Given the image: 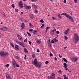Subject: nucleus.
<instances>
[{"label":"nucleus","mask_w":79,"mask_h":79,"mask_svg":"<svg viewBox=\"0 0 79 79\" xmlns=\"http://www.w3.org/2000/svg\"><path fill=\"white\" fill-rule=\"evenodd\" d=\"M32 64L39 68H40V66L42 65V63L41 62H37V60L36 58H35L34 61H32Z\"/></svg>","instance_id":"obj_1"},{"label":"nucleus","mask_w":79,"mask_h":79,"mask_svg":"<svg viewBox=\"0 0 79 79\" xmlns=\"http://www.w3.org/2000/svg\"><path fill=\"white\" fill-rule=\"evenodd\" d=\"M60 15H64L65 16H66V17H67V18H69V19L70 21H71L72 22H74V18L72 17L71 16L69 15L67 13H63L61 14H60Z\"/></svg>","instance_id":"obj_2"},{"label":"nucleus","mask_w":79,"mask_h":79,"mask_svg":"<svg viewBox=\"0 0 79 79\" xmlns=\"http://www.w3.org/2000/svg\"><path fill=\"white\" fill-rule=\"evenodd\" d=\"M0 54L1 56H5L8 55V52L3 51L0 52Z\"/></svg>","instance_id":"obj_3"},{"label":"nucleus","mask_w":79,"mask_h":79,"mask_svg":"<svg viewBox=\"0 0 79 79\" xmlns=\"http://www.w3.org/2000/svg\"><path fill=\"white\" fill-rule=\"evenodd\" d=\"M74 39L75 41V44H77V42H78L79 40V36L76 33H75Z\"/></svg>","instance_id":"obj_4"},{"label":"nucleus","mask_w":79,"mask_h":79,"mask_svg":"<svg viewBox=\"0 0 79 79\" xmlns=\"http://www.w3.org/2000/svg\"><path fill=\"white\" fill-rule=\"evenodd\" d=\"M48 78L50 79H55V74L54 73H52L50 76L48 77Z\"/></svg>","instance_id":"obj_5"},{"label":"nucleus","mask_w":79,"mask_h":79,"mask_svg":"<svg viewBox=\"0 0 79 79\" xmlns=\"http://www.w3.org/2000/svg\"><path fill=\"white\" fill-rule=\"evenodd\" d=\"M71 61H73L74 63H76V62H77V57L75 58H72L71 59Z\"/></svg>","instance_id":"obj_6"},{"label":"nucleus","mask_w":79,"mask_h":79,"mask_svg":"<svg viewBox=\"0 0 79 79\" xmlns=\"http://www.w3.org/2000/svg\"><path fill=\"white\" fill-rule=\"evenodd\" d=\"M19 6L21 8H23V2L22 1H20L19 2Z\"/></svg>","instance_id":"obj_7"},{"label":"nucleus","mask_w":79,"mask_h":79,"mask_svg":"<svg viewBox=\"0 0 79 79\" xmlns=\"http://www.w3.org/2000/svg\"><path fill=\"white\" fill-rule=\"evenodd\" d=\"M16 64H17V63L16 62V60H13L12 62V66H13V67L16 68Z\"/></svg>","instance_id":"obj_8"},{"label":"nucleus","mask_w":79,"mask_h":79,"mask_svg":"<svg viewBox=\"0 0 79 79\" xmlns=\"http://www.w3.org/2000/svg\"><path fill=\"white\" fill-rule=\"evenodd\" d=\"M17 36L19 40H22L23 39V38H22V37L19 35L18 34Z\"/></svg>","instance_id":"obj_9"},{"label":"nucleus","mask_w":79,"mask_h":79,"mask_svg":"<svg viewBox=\"0 0 79 79\" xmlns=\"http://www.w3.org/2000/svg\"><path fill=\"white\" fill-rule=\"evenodd\" d=\"M19 45H21V46H22L23 47H24L25 46H24V43L23 42H20V43H19Z\"/></svg>","instance_id":"obj_10"},{"label":"nucleus","mask_w":79,"mask_h":79,"mask_svg":"<svg viewBox=\"0 0 79 79\" xmlns=\"http://www.w3.org/2000/svg\"><path fill=\"white\" fill-rule=\"evenodd\" d=\"M63 65H64V67L65 68V69L66 71L68 70V69L67 68V64L65 63H64L63 64Z\"/></svg>","instance_id":"obj_11"},{"label":"nucleus","mask_w":79,"mask_h":79,"mask_svg":"<svg viewBox=\"0 0 79 79\" xmlns=\"http://www.w3.org/2000/svg\"><path fill=\"white\" fill-rule=\"evenodd\" d=\"M69 31V29L68 28L67 30H66L64 32V34H67V33H68V32Z\"/></svg>","instance_id":"obj_12"},{"label":"nucleus","mask_w":79,"mask_h":79,"mask_svg":"<svg viewBox=\"0 0 79 79\" xmlns=\"http://www.w3.org/2000/svg\"><path fill=\"white\" fill-rule=\"evenodd\" d=\"M31 8V6H26L25 9H26V10H30Z\"/></svg>","instance_id":"obj_13"},{"label":"nucleus","mask_w":79,"mask_h":79,"mask_svg":"<svg viewBox=\"0 0 79 79\" xmlns=\"http://www.w3.org/2000/svg\"><path fill=\"white\" fill-rule=\"evenodd\" d=\"M15 49L18 50H19V46L16 44L15 46Z\"/></svg>","instance_id":"obj_14"},{"label":"nucleus","mask_w":79,"mask_h":79,"mask_svg":"<svg viewBox=\"0 0 79 79\" xmlns=\"http://www.w3.org/2000/svg\"><path fill=\"white\" fill-rule=\"evenodd\" d=\"M21 26L22 28H24L25 26V25H24V23H22L21 24Z\"/></svg>","instance_id":"obj_15"},{"label":"nucleus","mask_w":79,"mask_h":79,"mask_svg":"<svg viewBox=\"0 0 79 79\" xmlns=\"http://www.w3.org/2000/svg\"><path fill=\"white\" fill-rule=\"evenodd\" d=\"M36 41L38 44H41V42L40 41V40H39L38 39L36 40Z\"/></svg>","instance_id":"obj_16"},{"label":"nucleus","mask_w":79,"mask_h":79,"mask_svg":"<svg viewBox=\"0 0 79 79\" xmlns=\"http://www.w3.org/2000/svg\"><path fill=\"white\" fill-rule=\"evenodd\" d=\"M39 32V31H37L36 30H34L33 33V34H37V32Z\"/></svg>","instance_id":"obj_17"},{"label":"nucleus","mask_w":79,"mask_h":79,"mask_svg":"<svg viewBox=\"0 0 79 79\" xmlns=\"http://www.w3.org/2000/svg\"><path fill=\"white\" fill-rule=\"evenodd\" d=\"M8 30V28L6 27H4L3 31H6Z\"/></svg>","instance_id":"obj_18"},{"label":"nucleus","mask_w":79,"mask_h":79,"mask_svg":"<svg viewBox=\"0 0 79 79\" xmlns=\"http://www.w3.org/2000/svg\"><path fill=\"white\" fill-rule=\"evenodd\" d=\"M50 33H52L53 35H54L55 34V31H54V30H51V31H50Z\"/></svg>","instance_id":"obj_19"},{"label":"nucleus","mask_w":79,"mask_h":79,"mask_svg":"<svg viewBox=\"0 0 79 79\" xmlns=\"http://www.w3.org/2000/svg\"><path fill=\"white\" fill-rule=\"evenodd\" d=\"M63 60L64 61V62H65L66 63H68V62L67 61V60H66V59H65V58H63Z\"/></svg>","instance_id":"obj_20"},{"label":"nucleus","mask_w":79,"mask_h":79,"mask_svg":"<svg viewBox=\"0 0 79 79\" xmlns=\"http://www.w3.org/2000/svg\"><path fill=\"white\" fill-rule=\"evenodd\" d=\"M24 51L25 53H28V51H27V50L26 48H24Z\"/></svg>","instance_id":"obj_21"},{"label":"nucleus","mask_w":79,"mask_h":79,"mask_svg":"<svg viewBox=\"0 0 79 79\" xmlns=\"http://www.w3.org/2000/svg\"><path fill=\"white\" fill-rule=\"evenodd\" d=\"M32 6L34 7H35V10H37V6L35 5H33Z\"/></svg>","instance_id":"obj_22"},{"label":"nucleus","mask_w":79,"mask_h":79,"mask_svg":"<svg viewBox=\"0 0 79 79\" xmlns=\"http://www.w3.org/2000/svg\"><path fill=\"white\" fill-rule=\"evenodd\" d=\"M50 27H47L46 28V31H45V32H47V31H48V29H50Z\"/></svg>","instance_id":"obj_23"},{"label":"nucleus","mask_w":79,"mask_h":79,"mask_svg":"<svg viewBox=\"0 0 79 79\" xmlns=\"http://www.w3.org/2000/svg\"><path fill=\"white\" fill-rule=\"evenodd\" d=\"M52 19L53 20H56V18L54 17H52Z\"/></svg>","instance_id":"obj_24"},{"label":"nucleus","mask_w":79,"mask_h":79,"mask_svg":"<svg viewBox=\"0 0 79 79\" xmlns=\"http://www.w3.org/2000/svg\"><path fill=\"white\" fill-rule=\"evenodd\" d=\"M58 16L59 18L60 19H61V15H60V14H58Z\"/></svg>","instance_id":"obj_25"},{"label":"nucleus","mask_w":79,"mask_h":79,"mask_svg":"<svg viewBox=\"0 0 79 79\" xmlns=\"http://www.w3.org/2000/svg\"><path fill=\"white\" fill-rule=\"evenodd\" d=\"M10 44L11 46L12 47H13V48H15V47L14 46V45H13V44H12V43L10 42Z\"/></svg>","instance_id":"obj_26"},{"label":"nucleus","mask_w":79,"mask_h":79,"mask_svg":"<svg viewBox=\"0 0 79 79\" xmlns=\"http://www.w3.org/2000/svg\"><path fill=\"white\" fill-rule=\"evenodd\" d=\"M6 78L7 79H10V78H11V77H10L8 76L7 75H6Z\"/></svg>","instance_id":"obj_27"},{"label":"nucleus","mask_w":79,"mask_h":79,"mask_svg":"<svg viewBox=\"0 0 79 79\" xmlns=\"http://www.w3.org/2000/svg\"><path fill=\"white\" fill-rule=\"evenodd\" d=\"M58 72L59 74H62V73H63V71H61V70H59Z\"/></svg>","instance_id":"obj_28"},{"label":"nucleus","mask_w":79,"mask_h":79,"mask_svg":"<svg viewBox=\"0 0 79 79\" xmlns=\"http://www.w3.org/2000/svg\"><path fill=\"white\" fill-rule=\"evenodd\" d=\"M44 26H45V24H43L40 27L41 29H43V28H44Z\"/></svg>","instance_id":"obj_29"},{"label":"nucleus","mask_w":79,"mask_h":79,"mask_svg":"<svg viewBox=\"0 0 79 79\" xmlns=\"http://www.w3.org/2000/svg\"><path fill=\"white\" fill-rule=\"evenodd\" d=\"M27 34H28V36H30V37L31 36V34L30 33H29V32H27Z\"/></svg>","instance_id":"obj_30"},{"label":"nucleus","mask_w":79,"mask_h":79,"mask_svg":"<svg viewBox=\"0 0 79 79\" xmlns=\"http://www.w3.org/2000/svg\"><path fill=\"white\" fill-rule=\"evenodd\" d=\"M40 21V22L42 23H44V20H43V19H41Z\"/></svg>","instance_id":"obj_31"},{"label":"nucleus","mask_w":79,"mask_h":79,"mask_svg":"<svg viewBox=\"0 0 79 79\" xmlns=\"http://www.w3.org/2000/svg\"><path fill=\"white\" fill-rule=\"evenodd\" d=\"M64 39L65 40H68V37L66 36H64Z\"/></svg>","instance_id":"obj_32"},{"label":"nucleus","mask_w":79,"mask_h":79,"mask_svg":"<svg viewBox=\"0 0 79 79\" xmlns=\"http://www.w3.org/2000/svg\"><path fill=\"white\" fill-rule=\"evenodd\" d=\"M11 6L13 8H15V5H14V4L12 5Z\"/></svg>","instance_id":"obj_33"},{"label":"nucleus","mask_w":79,"mask_h":79,"mask_svg":"<svg viewBox=\"0 0 79 79\" xmlns=\"http://www.w3.org/2000/svg\"><path fill=\"white\" fill-rule=\"evenodd\" d=\"M52 43H55V41L53 40L51 41L50 44H52Z\"/></svg>","instance_id":"obj_34"},{"label":"nucleus","mask_w":79,"mask_h":79,"mask_svg":"<svg viewBox=\"0 0 79 79\" xmlns=\"http://www.w3.org/2000/svg\"><path fill=\"white\" fill-rule=\"evenodd\" d=\"M32 56L33 58H34L35 57V56L34 54H32Z\"/></svg>","instance_id":"obj_35"},{"label":"nucleus","mask_w":79,"mask_h":79,"mask_svg":"<svg viewBox=\"0 0 79 79\" xmlns=\"http://www.w3.org/2000/svg\"><path fill=\"white\" fill-rule=\"evenodd\" d=\"M18 67V68H19V65L18 64H16V67Z\"/></svg>","instance_id":"obj_36"},{"label":"nucleus","mask_w":79,"mask_h":79,"mask_svg":"<svg viewBox=\"0 0 79 79\" xmlns=\"http://www.w3.org/2000/svg\"><path fill=\"white\" fill-rule=\"evenodd\" d=\"M29 31H31V32H32L33 31V29H30L29 30Z\"/></svg>","instance_id":"obj_37"},{"label":"nucleus","mask_w":79,"mask_h":79,"mask_svg":"<svg viewBox=\"0 0 79 79\" xmlns=\"http://www.w3.org/2000/svg\"><path fill=\"white\" fill-rule=\"evenodd\" d=\"M24 42H27V38H26L25 39V40H24Z\"/></svg>","instance_id":"obj_38"},{"label":"nucleus","mask_w":79,"mask_h":79,"mask_svg":"<svg viewBox=\"0 0 79 79\" xmlns=\"http://www.w3.org/2000/svg\"><path fill=\"white\" fill-rule=\"evenodd\" d=\"M28 42L29 44H30V45H31V44H32V42H31V41H29Z\"/></svg>","instance_id":"obj_39"},{"label":"nucleus","mask_w":79,"mask_h":79,"mask_svg":"<svg viewBox=\"0 0 79 79\" xmlns=\"http://www.w3.org/2000/svg\"><path fill=\"white\" fill-rule=\"evenodd\" d=\"M49 63V62L47 61H46L45 62V64H48V63Z\"/></svg>","instance_id":"obj_40"},{"label":"nucleus","mask_w":79,"mask_h":79,"mask_svg":"<svg viewBox=\"0 0 79 79\" xmlns=\"http://www.w3.org/2000/svg\"><path fill=\"white\" fill-rule=\"evenodd\" d=\"M31 2H37V0H31Z\"/></svg>","instance_id":"obj_41"},{"label":"nucleus","mask_w":79,"mask_h":79,"mask_svg":"<svg viewBox=\"0 0 79 79\" xmlns=\"http://www.w3.org/2000/svg\"><path fill=\"white\" fill-rule=\"evenodd\" d=\"M49 55L50 56H53V54L52 53H50Z\"/></svg>","instance_id":"obj_42"},{"label":"nucleus","mask_w":79,"mask_h":79,"mask_svg":"<svg viewBox=\"0 0 79 79\" xmlns=\"http://www.w3.org/2000/svg\"><path fill=\"white\" fill-rule=\"evenodd\" d=\"M60 33V32L58 31H56V34H58Z\"/></svg>","instance_id":"obj_43"},{"label":"nucleus","mask_w":79,"mask_h":79,"mask_svg":"<svg viewBox=\"0 0 79 79\" xmlns=\"http://www.w3.org/2000/svg\"><path fill=\"white\" fill-rule=\"evenodd\" d=\"M9 64H7L5 66H6V67H9Z\"/></svg>","instance_id":"obj_44"},{"label":"nucleus","mask_w":79,"mask_h":79,"mask_svg":"<svg viewBox=\"0 0 79 79\" xmlns=\"http://www.w3.org/2000/svg\"><path fill=\"white\" fill-rule=\"evenodd\" d=\"M77 0H74V2H75L76 3H77Z\"/></svg>","instance_id":"obj_45"},{"label":"nucleus","mask_w":79,"mask_h":79,"mask_svg":"<svg viewBox=\"0 0 79 79\" xmlns=\"http://www.w3.org/2000/svg\"><path fill=\"white\" fill-rule=\"evenodd\" d=\"M37 52L39 53V52H40V50H39V49H37Z\"/></svg>","instance_id":"obj_46"},{"label":"nucleus","mask_w":79,"mask_h":79,"mask_svg":"<svg viewBox=\"0 0 79 79\" xmlns=\"http://www.w3.org/2000/svg\"><path fill=\"white\" fill-rule=\"evenodd\" d=\"M30 18H33V15H30Z\"/></svg>","instance_id":"obj_47"},{"label":"nucleus","mask_w":79,"mask_h":79,"mask_svg":"<svg viewBox=\"0 0 79 79\" xmlns=\"http://www.w3.org/2000/svg\"><path fill=\"white\" fill-rule=\"evenodd\" d=\"M64 3H66V0H64Z\"/></svg>","instance_id":"obj_48"},{"label":"nucleus","mask_w":79,"mask_h":79,"mask_svg":"<svg viewBox=\"0 0 79 79\" xmlns=\"http://www.w3.org/2000/svg\"><path fill=\"white\" fill-rule=\"evenodd\" d=\"M64 79H68V77H64Z\"/></svg>","instance_id":"obj_49"},{"label":"nucleus","mask_w":79,"mask_h":79,"mask_svg":"<svg viewBox=\"0 0 79 79\" xmlns=\"http://www.w3.org/2000/svg\"><path fill=\"white\" fill-rule=\"evenodd\" d=\"M54 60L55 61H57V58H56V57L54 58Z\"/></svg>","instance_id":"obj_50"},{"label":"nucleus","mask_w":79,"mask_h":79,"mask_svg":"<svg viewBox=\"0 0 79 79\" xmlns=\"http://www.w3.org/2000/svg\"><path fill=\"white\" fill-rule=\"evenodd\" d=\"M16 43H18L19 44V43H20V42L18 41H16Z\"/></svg>","instance_id":"obj_51"},{"label":"nucleus","mask_w":79,"mask_h":79,"mask_svg":"<svg viewBox=\"0 0 79 79\" xmlns=\"http://www.w3.org/2000/svg\"><path fill=\"white\" fill-rule=\"evenodd\" d=\"M58 40H55L54 42H58Z\"/></svg>","instance_id":"obj_52"},{"label":"nucleus","mask_w":79,"mask_h":79,"mask_svg":"<svg viewBox=\"0 0 79 79\" xmlns=\"http://www.w3.org/2000/svg\"><path fill=\"white\" fill-rule=\"evenodd\" d=\"M49 45L50 47H52V44H49Z\"/></svg>","instance_id":"obj_53"},{"label":"nucleus","mask_w":79,"mask_h":79,"mask_svg":"<svg viewBox=\"0 0 79 79\" xmlns=\"http://www.w3.org/2000/svg\"><path fill=\"white\" fill-rule=\"evenodd\" d=\"M27 56L26 55H25V56L24 58L25 60H26V58Z\"/></svg>","instance_id":"obj_54"},{"label":"nucleus","mask_w":79,"mask_h":79,"mask_svg":"<svg viewBox=\"0 0 79 79\" xmlns=\"http://www.w3.org/2000/svg\"><path fill=\"white\" fill-rule=\"evenodd\" d=\"M56 38H57V37H56V38H54L53 39V40H56Z\"/></svg>","instance_id":"obj_55"},{"label":"nucleus","mask_w":79,"mask_h":79,"mask_svg":"<svg viewBox=\"0 0 79 79\" xmlns=\"http://www.w3.org/2000/svg\"><path fill=\"white\" fill-rule=\"evenodd\" d=\"M18 11H19L18 9H16V11H15L17 13H18Z\"/></svg>","instance_id":"obj_56"},{"label":"nucleus","mask_w":79,"mask_h":79,"mask_svg":"<svg viewBox=\"0 0 79 79\" xmlns=\"http://www.w3.org/2000/svg\"><path fill=\"white\" fill-rule=\"evenodd\" d=\"M54 29L53 31H55V32H56V29H55V28H54Z\"/></svg>","instance_id":"obj_57"},{"label":"nucleus","mask_w":79,"mask_h":79,"mask_svg":"<svg viewBox=\"0 0 79 79\" xmlns=\"http://www.w3.org/2000/svg\"><path fill=\"white\" fill-rule=\"evenodd\" d=\"M30 28H32V27H33L32 26V25L30 26Z\"/></svg>","instance_id":"obj_58"},{"label":"nucleus","mask_w":79,"mask_h":79,"mask_svg":"<svg viewBox=\"0 0 79 79\" xmlns=\"http://www.w3.org/2000/svg\"><path fill=\"white\" fill-rule=\"evenodd\" d=\"M48 42H49V43H50V44L51 43V41H50V39H49V40H48Z\"/></svg>","instance_id":"obj_59"},{"label":"nucleus","mask_w":79,"mask_h":79,"mask_svg":"<svg viewBox=\"0 0 79 79\" xmlns=\"http://www.w3.org/2000/svg\"><path fill=\"white\" fill-rule=\"evenodd\" d=\"M67 76L66 75L64 74V77H66Z\"/></svg>","instance_id":"obj_60"},{"label":"nucleus","mask_w":79,"mask_h":79,"mask_svg":"<svg viewBox=\"0 0 79 79\" xmlns=\"http://www.w3.org/2000/svg\"><path fill=\"white\" fill-rule=\"evenodd\" d=\"M59 57H60V58H62V56H60V54H59Z\"/></svg>","instance_id":"obj_61"},{"label":"nucleus","mask_w":79,"mask_h":79,"mask_svg":"<svg viewBox=\"0 0 79 79\" xmlns=\"http://www.w3.org/2000/svg\"><path fill=\"white\" fill-rule=\"evenodd\" d=\"M35 13H37V12H38V11H37V10H36L35 11Z\"/></svg>","instance_id":"obj_62"},{"label":"nucleus","mask_w":79,"mask_h":79,"mask_svg":"<svg viewBox=\"0 0 79 79\" xmlns=\"http://www.w3.org/2000/svg\"><path fill=\"white\" fill-rule=\"evenodd\" d=\"M3 29H4V27H2L1 29V30H2V31H3Z\"/></svg>","instance_id":"obj_63"},{"label":"nucleus","mask_w":79,"mask_h":79,"mask_svg":"<svg viewBox=\"0 0 79 79\" xmlns=\"http://www.w3.org/2000/svg\"><path fill=\"white\" fill-rule=\"evenodd\" d=\"M58 79H61V78L60 77H58V78H57Z\"/></svg>","instance_id":"obj_64"}]
</instances>
